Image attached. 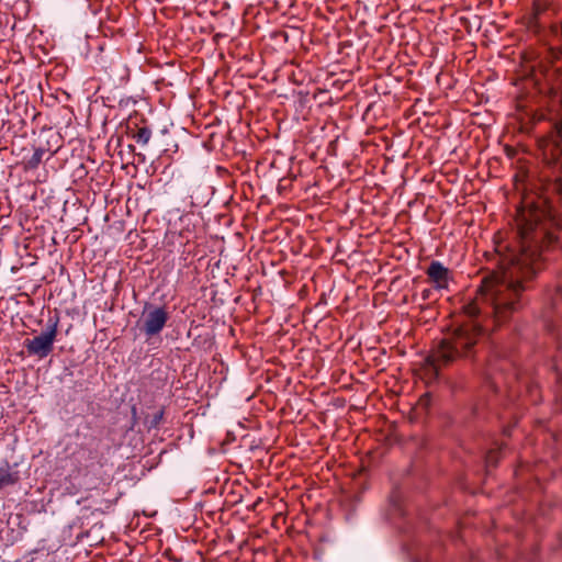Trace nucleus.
Segmentation results:
<instances>
[{
    "instance_id": "1",
    "label": "nucleus",
    "mask_w": 562,
    "mask_h": 562,
    "mask_svg": "<svg viewBox=\"0 0 562 562\" xmlns=\"http://www.w3.org/2000/svg\"><path fill=\"white\" fill-rule=\"evenodd\" d=\"M544 212L522 210L519 220V247L502 256L499 269L482 280L474 300L464 306L471 317L481 315L505 321L519 305L522 282L533 277L543 265L544 246L555 243L554 236L541 224Z\"/></svg>"
},
{
    "instance_id": "2",
    "label": "nucleus",
    "mask_w": 562,
    "mask_h": 562,
    "mask_svg": "<svg viewBox=\"0 0 562 562\" xmlns=\"http://www.w3.org/2000/svg\"><path fill=\"white\" fill-rule=\"evenodd\" d=\"M480 335L481 325L477 322L471 321L462 325L450 339L440 342L437 358L443 362H449L457 357L468 356Z\"/></svg>"
},
{
    "instance_id": "3",
    "label": "nucleus",
    "mask_w": 562,
    "mask_h": 562,
    "mask_svg": "<svg viewBox=\"0 0 562 562\" xmlns=\"http://www.w3.org/2000/svg\"><path fill=\"white\" fill-rule=\"evenodd\" d=\"M58 317H49L44 331L24 341V347L29 355L43 359L53 351L54 342L58 334Z\"/></svg>"
},
{
    "instance_id": "4",
    "label": "nucleus",
    "mask_w": 562,
    "mask_h": 562,
    "mask_svg": "<svg viewBox=\"0 0 562 562\" xmlns=\"http://www.w3.org/2000/svg\"><path fill=\"white\" fill-rule=\"evenodd\" d=\"M169 319L167 310L162 306L145 307L140 321L139 328L147 338L159 335L165 328Z\"/></svg>"
},
{
    "instance_id": "5",
    "label": "nucleus",
    "mask_w": 562,
    "mask_h": 562,
    "mask_svg": "<svg viewBox=\"0 0 562 562\" xmlns=\"http://www.w3.org/2000/svg\"><path fill=\"white\" fill-rule=\"evenodd\" d=\"M426 274L436 290H447L452 281V272L440 261H431Z\"/></svg>"
},
{
    "instance_id": "6",
    "label": "nucleus",
    "mask_w": 562,
    "mask_h": 562,
    "mask_svg": "<svg viewBox=\"0 0 562 562\" xmlns=\"http://www.w3.org/2000/svg\"><path fill=\"white\" fill-rule=\"evenodd\" d=\"M20 480L19 471L8 461L0 464V490L18 483Z\"/></svg>"
},
{
    "instance_id": "7",
    "label": "nucleus",
    "mask_w": 562,
    "mask_h": 562,
    "mask_svg": "<svg viewBox=\"0 0 562 562\" xmlns=\"http://www.w3.org/2000/svg\"><path fill=\"white\" fill-rule=\"evenodd\" d=\"M555 60L553 61V75L557 76L552 82V92L554 97L562 103V53H552Z\"/></svg>"
},
{
    "instance_id": "8",
    "label": "nucleus",
    "mask_w": 562,
    "mask_h": 562,
    "mask_svg": "<svg viewBox=\"0 0 562 562\" xmlns=\"http://www.w3.org/2000/svg\"><path fill=\"white\" fill-rule=\"evenodd\" d=\"M151 137V131L150 128L144 126L138 128V131L133 135V138L136 140V143L140 144L142 146H146Z\"/></svg>"
},
{
    "instance_id": "9",
    "label": "nucleus",
    "mask_w": 562,
    "mask_h": 562,
    "mask_svg": "<svg viewBox=\"0 0 562 562\" xmlns=\"http://www.w3.org/2000/svg\"><path fill=\"white\" fill-rule=\"evenodd\" d=\"M44 155H45L44 148H36L34 150L32 157L27 161V167L31 169L37 168V166L42 162Z\"/></svg>"
},
{
    "instance_id": "10",
    "label": "nucleus",
    "mask_w": 562,
    "mask_h": 562,
    "mask_svg": "<svg viewBox=\"0 0 562 562\" xmlns=\"http://www.w3.org/2000/svg\"><path fill=\"white\" fill-rule=\"evenodd\" d=\"M557 142H562V124L557 125Z\"/></svg>"
},
{
    "instance_id": "11",
    "label": "nucleus",
    "mask_w": 562,
    "mask_h": 562,
    "mask_svg": "<svg viewBox=\"0 0 562 562\" xmlns=\"http://www.w3.org/2000/svg\"><path fill=\"white\" fill-rule=\"evenodd\" d=\"M429 294H430V290H424V291H423V297H424V299H428V297H429Z\"/></svg>"
},
{
    "instance_id": "12",
    "label": "nucleus",
    "mask_w": 562,
    "mask_h": 562,
    "mask_svg": "<svg viewBox=\"0 0 562 562\" xmlns=\"http://www.w3.org/2000/svg\"><path fill=\"white\" fill-rule=\"evenodd\" d=\"M161 418V414H159L158 416L155 417V420H158Z\"/></svg>"
}]
</instances>
